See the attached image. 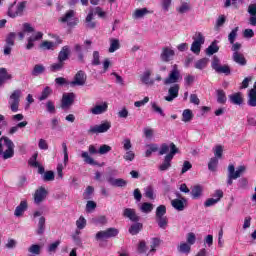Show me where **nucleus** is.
<instances>
[{
	"mask_svg": "<svg viewBox=\"0 0 256 256\" xmlns=\"http://www.w3.org/2000/svg\"><path fill=\"white\" fill-rule=\"evenodd\" d=\"M0 155L4 160L11 159L15 155V143L9 137L0 138Z\"/></svg>",
	"mask_w": 256,
	"mask_h": 256,
	"instance_id": "f257e3e1",
	"label": "nucleus"
},
{
	"mask_svg": "<svg viewBox=\"0 0 256 256\" xmlns=\"http://www.w3.org/2000/svg\"><path fill=\"white\" fill-rule=\"evenodd\" d=\"M177 153H179V148H177L175 143L171 142V151L164 157L162 164L159 165V171H168V169H171V161H173Z\"/></svg>",
	"mask_w": 256,
	"mask_h": 256,
	"instance_id": "f03ea898",
	"label": "nucleus"
},
{
	"mask_svg": "<svg viewBox=\"0 0 256 256\" xmlns=\"http://www.w3.org/2000/svg\"><path fill=\"white\" fill-rule=\"evenodd\" d=\"M27 8V1H22L17 4L14 2L8 9V15L15 19V17H23V13Z\"/></svg>",
	"mask_w": 256,
	"mask_h": 256,
	"instance_id": "7ed1b4c3",
	"label": "nucleus"
},
{
	"mask_svg": "<svg viewBox=\"0 0 256 256\" xmlns=\"http://www.w3.org/2000/svg\"><path fill=\"white\" fill-rule=\"evenodd\" d=\"M21 95H23V92L19 89L14 90L11 93L8 100V105L12 113H17V111H19V103H21Z\"/></svg>",
	"mask_w": 256,
	"mask_h": 256,
	"instance_id": "20e7f679",
	"label": "nucleus"
},
{
	"mask_svg": "<svg viewBox=\"0 0 256 256\" xmlns=\"http://www.w3.org/2000/svg\"><path fill=\"white\" fill-rule=\"evenodd\" d=\"M205 45V36L201 32H197L193 36V42L190 47V51L195 55H199L201 53V46Z\"/></svg>",
	"mask_w": 256,
	"mask_h": 256,
	"instance_id": "39448f33",
	"label": "nucleus"
},
{
	"mask_svg": "<svg viewBox=\"0 0 256 256\" xmlns=\"http://www.w3.org/2000/svg\"><path fill=\"white\" fill-rule=\"evenodd\" d=\"M181 79V72L177 68V64L173 65L172 71H170L168 77L164 80V85H173L179 83Z\"/></svg>",
	"mask_w": 256,
	"mask_h": 256,
	"instance_id": "423d86ee",
	"label": "nucleus"
},
{
	"mask_svg": "<svg viewBox=\"0 0 256 256\" xmlns=\"http://www.w3.org/2000/svg\"><path fill=\"white\" fill-rule=\"evenodd\" d=\"M111 129V122L106 121L99 125L90 126L88 129L89 135H99V133H107Z\"/></svg>",
	"mask_w": 256,
	"mask_h": 256,
	"instance_id": "0eeeda50",
	"label": "nucleus"
},
{
	"mask_svg": "<svg viewBox=\"0 0 256 256\" xmlns=\"http://www.w3.org/2000/svg\"><path fill=\"white\" fill-rule=\"evenodd\" d=\"M61 23H67L68 27H75L79 23V19L75 18V12L69 10L63 17L60 18Z\"/></svg>",
	"mask_w": 256,
	"mask_h": 256,
	"instance_id": "6e6552de",
	"label": "nucleus"
},
{
	"mask_svg": "<svg viewBox=\"0 0 256 256\" xmlns=\"http://www.w3.org/2000/svg\"><path fill=\"white\" fill-rule=\"evenodd\" d=\"M87 83V74L84 71H78L72 82H70L71 87H83Z\"/></svg>",
	"mask_w": 256,
	"mask_h": 256,
	"instance_id": "1a4fd4ad",
	"label": "nucleus"
},
{
	"mask_svg": "<svg viewBox=\"0 0 256 256\" xmlns=\"http://www.w3.org/2000/svg\"><path fill=\"white\" fill-rule=\"evenodd\" d=\"M160 59L163 63L173 61V59H175V50L169 46L163 47L160 53Z\"/></svg>",
	"mask_w": 256,
	"mask_h": 256,
	"instance_id": "9d476101",
	"label": "nucleus"
},
{
	"mask_svg": "<svg viewBox=\"0 0 256 256\" xmlns=\"http://www.w3.org/2000/svg\"><path fill=\"white\" fill-rule=\"evenodd\" d=\"M122 216L125 219H129V221H132V223H138V221L141 219L139 215L137 214V210L133 208H124L122 211Z\"/></svg>",
	"mask_w": 256,
	"mask_h": 256,
	"instance_id": "9b49d317",
	"label": "nucleus"
},
{
	"mask_svg": "<svg viewBox=\"0 0 256 256\" xmlns=\"http://www.w3.org/2000/svg\"><path fill=\"white\" fill-rule=\"evenodd\" d=\"M75 101V93H65L62 96L61 108L69 109Z\"/></svg>",
	"mask_w": 256,
	"mask_h": 256,
	"instance_id": "f8f14e48",
	"label": "nucleus"
},
{
	"mask_svg": "<svg viewBox=\"0 0 256 256\" xmlns=\"http://www.w3.org/2000/svg\"><path fill=\"white\" fill-rule=\"evenodd\" d=\"M43 39V32H35L27 39L26 49L31 51L35 47V41H41Z\"/></svg>",
	"mask_w": 256,
	"mask_h": 256,
	"instance_id": "ddd939ff",
	"label": "nucleus"
},
{
	"mask_svg": "<svg viewBox=\"0 0 256 256\" xmlns=\"http://www.w3.org/2000/svg\"><path fill=\"white\" fill-rule=\"evenodd\" d=\"M107 109H109V104L107 102H102L101 104H96L92 107L90 113L92 115H103V113H107Z\"/></svg>",
	"mask_w": 256,
	"mask_h": 256,
	"instance_id": "4468645a",
	"label": "nucleus"
},
{
	"mask_svg": "<svg viewBox=\"0 0 256 256\" xmlns=\"http://www.w3.org/2000/svg\"><path fill=\"white\" fill-rule=\"evenodd\" d=\"M44 199H47V190L45 189V187H40L34 193V203H36V205H39L43 203Z\"/></svg>",
	"mask_w": 256,
	"mask_h": 256,
	"instance_id": "2eb2a0df",
	"label": "nucleus"
},
{
	"mask_svg": "<svg viewBox=\"0 0 256 256\" xmlns=\"http://www.w3.org/2000/svg\"><path fill=\"white\" fill-rule=\"evenodd\" d=\"M179 97V84H174L168 89V95L164 97L165 101L171 103V101Z\"/></svg>",
	"mask_w": 256,
	"mask_h": 256,
	"instance_id": "dca6fc26",
	"label": "nucleus"
},
{
	"mask_svg": "<svg viewBox=\"0 0 256 256\" xmlns=\"http://www.w3.org/2000/svg\"><path fill=\"white\" fill-rule=\"evenodd\" d=\"M185 205H187V199L185 198H176L171 200V206L176 211H185Z\"/></svg>",
	"mask_w": 256,
	"mask_h": 256,
	"instance_id": "f3484780",
	"label": "nucleus"
},
{
	"mask_svg": "<svg viewBox=\"0 0 256 256\" xmlns=\"http://www.w3.org/2000/svg\"><path fill=\"white\" fill-rule=\"evenodd\" d=\"M151 75H153V70L146 69L141 75L140 79L144 85H155V80L151 79Z\"/></svg>",
	"mask_w": 256,
	"mask_h": 256,
	"instance_id": "a211bd4d",
	"label": "nucleus"
},
{
	"mask_svg": "<svg viewBox=\"0 0 256 256\" xmlns=\"http://www.w3.org/2000/svg\"><path fill=\"white\" fill-rule=\"evenodd\" d=\"M107 182L112 185V187H127V180L123 178L108 177Z\"/></svg>",
	"mask_w": 256,
	"mask_h": 256,
	"instance_id": "6ab92c4d",
	"label": "nucleus"
},
{
	"mask_svg": "<svg viewBox=\"0 0 256 256\" xmlns=\"http://www.w3.org/2000/svg\"><path fill=\"white\" fill-rule=\"evenodd\" d=\"M231 168H232V175L236 179H239V177H241V174L244 173L245 171H247V167H245V166H239L235 171V165L229 164L228 173H231Z\"/></svg>",
	"mask_w": 256,
	"mask_h": 256,
	"instance_id": "aec40b11",
	"label": "nucleus"
},
{
	"mask_svg": "<svg viewBox=\"0 0 256 256\" xmlns=\"http://www.w3.org/2000/svg\"><path fill=\"white\" fill-rule=\"evenodd\" d=\"M71 53V49L69 46H64L58 54V61L65 63L67 59H69V54Z\"/></svg>",
	"mask_w": 256,
	"mask_h": 256,
	"instance_id": "412c9836",
	"label": "nucleus"
},
{
	"mask_svg": "<svg viewBox=\"0 0 256 256\" xmlns=\"http://www.w3.org/2000/svg\"><path fill=\"white\" fill-rule=\"evenodd\" d=\"M25 211H27V200H23L20 202V204L16 207L14 211V215L15 217H21V215H23Z\"/></svg>",
	"mask_w": 256,
	"mask_h": 256,
	"instance_id": "4be33fe9",
	"label": "nucleus"
},
{
	"mask_svg": "<svg viewBox=\"0 0 256 256\" xmlns=\"http://www.w3.org/2000/svg\"><path fill=\"white\" fill-rule=\"evenodd\" d=\"M229 100L233 105H241L243 103V94L241 92H237L229 95Z\"/></svg>",
	"mask_w": 256,
	"mask_h": 256,
	"instance_id": "5701e85b",
	"label": "nucleus"
},
{
	"mask_svg": "<svg viewBox=\"0 0 256 256\" xmlns=\"http://www.w3.org/2000/svg\"><path fill=\"white\" fill-rule=\"evenodd\" d=\"M232 59L238 65H242V66L247 65V60L245 59V56H243V54L239 52H234L232 55Z\"/></svg>",
	"mask_w": 256,
	"mask_h": 256,
	"instance_id": "b1692460",
	"label": "nucleus"
},
{
	"mask_svg": "<svg viewBox=\"0 0 256 256\" xmlns=\"http://www.w3.org/2000/svg\"><path fill=\"white\" fill-rule=\"evenodd\" d=\"M43 73H45V66L43 64H36L31 71V76L39 77V75H43Z\"/></svg>",
	"mask_w": 256,
	"mask_h": 256,
	"instance_id": "393cba45",
	"label": "nucleus"
},
{
	"mask_svg": "<svg viewBox=\"0 0 256 256\" xmlns=\"http://www.w3.org/2000/svg\"><path fill=\"white\" fill-rule=\"evenodd\" d=\"M13 79V76L7 73L6 68H0V87L5 83V81H9Z\"/></svg>",
	"mask_w": 256,
	"mask_h": 256,
	"instance_id": "a878e982",
	"label": "nucleus"
},
{
	"mask_svg": "<svg viewBox=\"0 0 256 256\" xmlns=\"http://www.w3.org/2000/svg\"><path fill=\"white\" fill-rule=\"evenodd\" d=\"M217 103L225 105L227 103V94L222 90H216Z\"/></svg>",
	"mask_w": 256,
	"mask_h": 256,
	"instance_id": "bb28decb",
	"label": "nucleus"
},
{
	"mask_svg": "<svg viewBox=\"0 0 256 256\" xmlns=\"http://www.w3.org/2000/svg\"><path fill=\"white\" fill-rule=\"evenodd\" d=\"M55 47H57V43L51 42V41H43L40 44V49H43V51H54Z\"/></svg>",
	"mask_w": 256,
	"mask_h": 256,
	"instance_id": "cd10ccee",
	"label": "nucleus"
},
{
	"mask_svg": "<svg viewBox=\"0 0 256 256\" xmlns=\"http://www.w3.org/2000/svg\"><path fill=\"white\" fill-rule=\"evenodd\" d=\"M118 49H121V42H119V39H110V47L108 49L109 53H115Z\"/></svg>",
	"mask_w": 256,
	"mask_h": 256,
	"instance_id": "c85d7f7f",
	"label": "nucleus"
},
{
	"mask_svg": "<svg viewBox=\"0 0 256 256\" xmlns=\"http://www.w3.org/2000/svg\"><path fill=\"white\" fill-rule=\"evenodd\" d=\"M81 157L82 159H84V162H86L88 165H98L99 167L103 166L101 164H97V162H95V160L91 156H89V152L83 151L81 153Z\"/></svg>",
	"mask_w": 256,
	"mask_h": 256,
	"instance_id": "c756f323",
	"label": "nucleus"
},
{
	"mask_svg": "<svg viewBox=\"0 0 256 256\" xmlns=\"http://www.w3.org/2000/svg\"><path fill=\"white\" fill-rule=\"evenodd\" d=\"M145 15H149L147 8L136 9L133 13V19H143Z\"/></svg>",
	"mask_w": 256,
	"mask_h": 256,
	"instance_id": "7c9ffc66",
	"label": "nucleus"
},
{
	"mask_svg": "<svg viewBox=\"0 0 256 256\" xmlns=\"http://www.w3.org/2000/svg\"><path fill=\"white\" fill-rule=\"evenodd\" d=\"M141 229H143V224L136 222L135 224H132L129 228L130 235H137Z\"/></svg>",
	"mask_w": 256,
	"mask_h": 256,
	"instance_id": "2f4dec72",
	"label": "nucleus"
},
{
	"mask_svg": "<svg viewBox=\"0 0 256 256\" xmlns=\"http://www.w3.org/2000/svg\"><path fill=\"white\" fill-rule=\"evenodd\" d=\"M209 63V59L208 58H202L198 61L195 62V69H199L200 71H203V69H205L207 67Z\"/></svg>",
	"mask_w": 256,
	"mask_h": 256,
	"instance_id": "473e14b6",
	"label": "nucleus"
},
{
	"mask_svg": "<svg viewBox=\"0 0 256 256\" xmlns=\"http://www.w3.org/2000/svg\"><path fill=\"white\" fill-rule=\"evenodd\" d=\"M248 105L250 107H256V90L251 89L248 94Z\"/></svg>",
	"mask_w": 256,
	"mask_h": 256,
	"instance_id": "72a5a7b5",
	"label": "nucleus"
},
{
	"mask_svg": "<svg viewBox=\"0 0 256 256\" xmlns=\"http://www.w3.org/2000/svg\"><path fill=\"white\" fill-rule=\"evenodd\" d=\"M179 253H185L186 255H189L191 253V245L187 242H181L178 246Z\"/></svg>",
	"mask_w": 256,
	"mask_h": 256,
	"instance_id": "f704fd0d",
	"label": "nucleus"
},
{
	"mask_svg": "<svg viewBox=\"0 0 256 256\" xmlns=\"http://www.w3.org/2000/svg\"><path fill=\"white\" fill-rule=\"evenodd\" d=\"M146 147H148V149L145 152V157H151L153 153H157V151H159V145L157 144H148Z\"/></svg>",
	"mask_w": 256,
	"mask_h": 256,
	"instance_id": "c9c22d12",
	"label": "nucleus"
},
{
	"mask_svg": "<svg viewBox=\"0 0 256 256\" xmlns=\"http://www.w3.org/2000/svg\"><path fill=\"white\" fill-rule=\"evenodd\" d=\"M219 52V46L217 45V41L211 43V45L206 49V55H215V53Z\"/></svg>",
	"mask_w": 256,
	"mask_h": 256,
	"instance_id": "e433bc0d",
	"label": "nucleus"
},
{
	"mask_svg": "<svg viewBox=\"0 0 256 256\" xmlns=\"http://www.w3.org/2000/svg\"><path fill=\"white\" fill-rule=\"evenodd\" d=\"M85 22H86V27H88V29H95L97 24L93 21V12L88 13Z\"/></svg>",
	"mask_w": 256,
	"mask_h": 256,
	"instance_id": "4c0bfd02",
	"label": "nucleus"
},
{
	"mask_svg": "<svg viewBox=\"0 0 256 256\" xmlns=\"http://www.w3.org/2000/svg\"><path fill=\"white\" fill-rule=\"evenodd\" d=\"M139 210L141 213H151L153 211V204L149 202H144L140 205Z\"/></svg>",
	"mask_w": 256,
	"mask_h": 256,
	"instance_id": "58836bf2",
	"label": "nucleus"
},
{
	"mask_svg": "<svg viewBox=\"0 0 256 256\" xmlns=\"http://www.w3.org/2000/svg\"><path fill=\"white\" fill-rule=\"evenodd\" d=\"M193 119V111L190 109H185L182 113V121L184 123H189Z\"/></svg>",
	"mask_w": 256,
	"mask_h": 256,
	"instance_id": "ea45409f",
	"label": "nucleus"
},
{
	"mask_svg": "<svg viewBox=\"0 0 256 256\" xmlns=\"http://www.w3.org/2000/svg\"><path fill=\"white\" fill-rule=\"evenodd\" d=\"M51 93H53L51 87L46 86L42 91L41 95L38 97L39 101H45V99L49 98V95H51Z\"/></svg>",
	"mask_w": 256,
	"mask_h": 256,
	"instance_id": "a19ab883",
	"label": "nucleus"
},
{
	"mask_svg": "<svg viewBox=\"0 0 256 256\" xmlns=\"http://www.w3.org/2000/svg\"><path fill=\"white\" fill-rule=\"evenodd\" d=\"M74 49L77 53L78 61H80V63H85V56L83 55V47H81V45L79 44H76L74 46Z\"/></svg>",
	"mask_w": 256,
	"mask_h": 256,
	"instance_id": "79ce46f5",
	"label": "nucleus"
},
{
	"mask_svg": "<svg viewBox=\"0 0 256 256\" xmlns=\"http://www.w3.org/2000/svg\"><path fill=\"white\" fill-rule=\"evenodd\" d=\"M156 223L158 224V227L160 229H167V225H169V220L167 219V216L156 218Z\"/></svg>",
	"mask_w": 256,
	"mask_h": 256,
	"instance_id": "37998d69",
	"label": "nucleus"
},
{
	"mask_svg": "<svg viewBox=\"0 0 256 256\" xmlns=\"http://www.w3.org/2000/svg\"><path fill=\"white\" fill-rule=\"evenodd\" d=\"M45 233V217L41 216L38 221L37 235H43Z\"/></svg>",
	"mask_w": 256,
	"mask_h": 256,
	"instance_id": "c03bdc74",
	"label": "nucleus"
},
{
	"mask_svg": "<svg viewBox=\"0 0 256 256\" xmlns=\"http://www.w3.org/2000/svg\"><path fill=\"white\" fill-rule=\"evenodd\" d=\"M237 33H239V27H235L228 34V41H229L230 45H233V43H235V39H237Z\"/></svg>",
	"mask_w": 256,
	"mask_h": 256,
	"instance_id": "a18cd8bd",
	"label": "nucleus"
},
{
	"mask_svg": "<svg viewBox=\"0 0 256 256\" xmlns=\"http://www.w3.org/2000/svg\"><path fill=\"white\" fill-rule=\"evenodd\" d=\"M191 195H192L193 199H199V197H201V195H203V187L195 186L191 191Z\"/></svg>",
	"mask_w": 256,
	"mask_h": 256,
	"instance_id": "49530a36",
	"label": "nucleus"
},
{
	"mask_svg": "<svg viewBox=\"0 0 256 256\" xmlns=\"http://www.w3.org/2000/svg\"><path fill=\"white\" fill-rule=\"evenodd\" d=\"M46 111L47 113H50L52 115H55L57 113V110L55 109V102L48 100L46 102Z\"/></svg>",
	"mask_w": 256,
	"mask_h": 256,
	"instance_id": "de8ad7c7",
	"label": "nucleus"
},
{
	"mask_svg": "<svg viewBox=\"0 0 256 256\" xmlns=\"http://www.w3.org/2000/svg\"><path fill=\"white\" fill-rule=\"evenodd\" d=\"M167 213V207L165 205H160L156 208V219L160 217H165Z\"/></svg>",
	"mask_w": 256,
	"mask_h": 256,
	"instance_id": "09e8293b",
	"label": "nucleus"
},
{
	"mask_svg": "<svg viewBox=\"0 0 256 256\" xmlns=\"http://www.w3.org/2000/svg\"><path fill=\"white\" fill-rule=\"evenodd\" d=\"M191 9V6H189V3L187 2H181L180 7L176 8V11L183 15L184 13H187Z\"/></svg>",
	"mask_w": 256,
	"mask_h": 256,
	"instance_id": "8fccbe9b",
	"label": "nucleus"
},
{
	"mask_svg": "<svg viewBox=\"0 0 256 256\" xmlns=\"http://www.w3.org/2000/svg\"><path fill=\"white\" fill-rule=\"evenodd\" d=\"M76 227L80 231L85 229V227H87V220L85 219V217L83 216L79 217V219L76 221Z\"/></svg>",
	"mask_w": 256,
	"mask_h": 256,
	"instance_id": "3c124183",
	"label": "nucleus"
},
{
	"mask_svg": "<svg viewBox=\"0 0 256 256\" xmlns=\"http://www.w3.org/2000/svg\"><path fill=\"white\" fill-rule=\"evenodd\" d=\"M64 66H65V62H61L58 60V63H54L50 65V71H52V73L61 71V69H63Z\"/></svg>",
	"mask_w": 256,
	"mask_h": 256,
	"instance_id": "603ef678",
	"label": "nucleus"
},
{
	"mask_svg": "<svg viewBox=\"0 0 256 256\" xmlns=\"http://www.w3.org/2000/svg\"><path fill=\"white\" fill-rule=\"evenodd\" d=\"M197 241V236L195 235V233L193 232H189L187 235H186V243L188 245H195V242Z\"/></svg>",
	"mask_w": 256,
	"mask_h": 256,
	"instance_id": "864d4df0",
	"label": "nucleus"
},
{
	"mask_svg": "<svg viewBox=\"0 0 256 256\" xmlns=\"http://www.w3.org/2000/svg\"><path fill=\"white\" fill-rule=\"evenodd\" d=\"M92 223L94 225H105L107 223V217L98 216V217L92 218Z\"/></svg>",
	"mask_w": 256,
	"mask_h": 256,
	"instance_id": "5fc2aeb1",
	"label": "nucleus"
},
{
	"mask_svg": "<svg viewBox=\"0 0 256 256\" xmlns=\"http://www.w3.org/2000/svg\"><path fill=\"white\" fill-rule=\"evenodd\" d=\"M28 251L32 254V255H41V247L39 246V244H32L29 248Z\"/></svg>",
	"mask_w": 256,
	"mask_h": 256,
	"instance_id": "6e6d98bb",
	"label": "nucleus"
},
{
	"mask_svg": "<svg viewBox=\"0 0 256 256\" xmlns=\"http://www.w3.org/2000/svg\"><path fill=\"white\" fill-rule=\"evenodd\" d=\"M92 65L97 66L101 65V55L99 51H94L92 54Z\"/></svg>",
	"mask_w": 256,
	"mask_h": 256,
	"instance_id": "4d7b16f0",
	"label": "nucleus"
},
{
	"mask_svg": "<svg viewBox=\"0 0 256 256\" xmlns=\"http://www.w3.org/2000/svg\"><path fill=\"white\" fill-rule=\"evenodd\" d=\"M217 165H219V159L213 157L210 159V162L208 163V169L210 171H216Z\"/></svg>",
	"mask_w": 256,
	"mask_h": 256,
	"instance_id": "13d9d810",
	"label": "nucleus"
},
{
	"mask_svg": "<svg viewBox=\"0 0 256 256\" xmlns=\"http://www.w3.org/2000/svg\"><path fill=\"white\" fill-rule=\"evenodd\" d=\"M59 245H61V241L57 240L56 242H53L52 244H50L48 247H47V252L48 253H56L57 251V248L59 247Z\"/></svg>",
	"mask_w": 256,
	"mask_h": 256,
	"instance_id": "bf43d9fd",
	"label": "nucleus"
},
{
	"mask_svg": "<svg viewBox=\"0 0 256 256\" xmlns=\"http://www.w3.org/2000/svg\"><path fill=\"white\" fill-rule=\"evenodd\" d=\"M90 12L93 13V16L98 15V17H100L101 19H103V17H105L106 15L105 11H103V8L101 7H95L91 9Z\"/></svg>",
	"mask_w": 256,
	"mask_h": 256,
	"instance_id": "052dcab7",
	"label": "nucleus"
},
{
	"mask_svg": "<svg viewBox=\"0 0 256 256\" xmlns=\"http://www.w3.org/2000/svg\"><path fill=\"white\" fill-rule=\"evenodd\" d=\"M15 37H17V34L14 32L9 33L6 38V45L13 47L15 45Z\"/></svg>",
	"mask_w": 256,
	"mask_h": 256,
	"instance_id": "680f3d73",
	"label": "nucleus"
},
{
	"mask_svg": "<svg viewBox=\"0 0 256 256\" xmlns=\"http://www.w3.org/2000/svg\"><path fill=\"white\" fill-rule=\"evenodd\" d=\"M143 133H144V136L146 137V139H153V135H155V130L150 127H145L143 129Z\"/></svg>",
	"mask_w": 256,
	"mask_h": 256,
	"instance_id": "e2e57ef3",
	"label": "nucleus"
},
{
	"mask_svg": "<svg viewBox=\"0 0 256 256\" xmlns=\"http://www.w3.org/2000/svg\"><path fill=\"white\" fill-rule=\"evenodd\" d=\"M151 107L154 113H158V115H161V117H165V112H163V109L159 107L156 102H151Z\"/></svg>",
	"mask_w": 256,
	"mask_h": 256,
	"instance_id": "0e129e2a",
	"label": "nucleus"
},
{
	"mask_svg": "<svg viewBox=\"0 0 256 256\" xmlns=\"http://www.w3.org/2000/svg\"><path fill=\"white\" fill-rule=\"evenodd\" d=\"M169 149L171 152V143L170 144H167V143L162 144L160 147V150H159V155H166V153H169Z\"/></svg>",
	"mask_w": 256,
	"mask_h": 256,
	"instance_id": "69168bd1",
	"label": "nucleus"
},
{
	"mask_svg": "<svg viewBox=\"0 0 256 256\" xmlns=\"http://www.w3.org/2000/svg\"><path fill=\"white\" fill-rule=\"evenodd\" d=\"M216 73H224V75H231V68L228 65L220 66Z\"/></svg>",
	"mask_w": 256,
	"mask_h": 256,
	"instance_id": "338daca9",
	"label": "nucleus"
},
{
	"mask_svg": "<svg viewBox=\"0 0 256 256\" xmlns=\"http://www.w3.org/2000/svg\"><path fill=\"white\" fill-rule=\"evenodd\" d=\"M123 159L126 161H134L135 160V152L131 150H126V153L123 156Z\"/></svg>",
	"mask_w": 256,
	"mask_h": 256,
	"instance_id": "774afa93",
	"label": "nucleus"
}]
</instances>
